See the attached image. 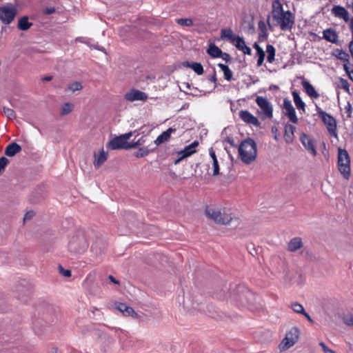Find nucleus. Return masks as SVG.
<instances>
[{
	"instance_id": "nucleus-1",
	"label": "nucleus",
	"mask_w": 353,
	"mask_h": 353,
	"mask_svg": "<svg viewBox=\"0 0 353 353\" xmlns=\"http://www.w3.org/2000/svg\"><path fill=\"white\" fill-rule=\"evenodd\" d=\"M256 152V144L251 138L243 140L239 145V153L241 159L246 164H250L255 160Z\"/></svg>"
},
{
	"instance_id": "nucleus-2",
	"label": "nucleus",
	"mask_w": 353,
	"mask_h": 353,
	"mask_svg": "<svg viewBox=\"0 0 353 353\" xmlns=\"http://www.w3.org/2000/svg\"><path fill=\"white\" fill-rule=\"evenodd\" d=\"M205 212L208 217L217 223L230 225L233 221L237 222V219L231 214L225 212V210L221 212L219 208L214 206H207Z\"/></svg>"
},
{
	"instance_id": "nucleus-3",
	"label": "nucleus",
	"mask_w": 353,
	"mask_h": 353,
	"mask_svg": "<svg viewBox=\"0 0 353 353\" xmlns=\"http://www.w3.org/2000/svg\"><path fill=\"white\" fill-rule=\"evenodd\" d=\"M339 170L345 179L350 176V160L346 150L339 148L338 151Z\"/></svg>"
},
{
	"instance_id": "nucleus-4",
	"label": "nucleus",
	"mask_w": 353,
	"mask_h": 353,
	"mask_svg": "<svg viewBox=\"0 0 353 353\" xmlns=\"http://www.w3.org/2000/svg\"><path fill=\"white\" fill-rule=\"evenodd\" d=\"M88 247V243L83 235H77L72 238L68 243V250L74 254L83 253Z\"/></svg>"
},
{
	"instance_id": "nucleus-5",
	"label": "nucleus",
	"mask_w": 353,
	"mask_h": 353,
	"mask_svg": "<svg viewBox=\"0 0 353 353\" xmlns=\"http://www.w3.org/2000/svg\"><path fill=\"white\" fill-rule=\"evenodd\" d=\"M294 15L290 10H287L285 13L279 15L278 18L274 20L280 26V28L283 30H291L294 25Z\"/></svg>"
},
{
	"instance_id": "nucleus-6",
	"label": "nucleus",
	"mask_w": 353,
	"mask_h": 353,
	"mask_svg": "<svg viewBox=\"0 0 353 353\" xmlns=\"http://www.w3.org/2000/svg\"><path fill=\"white\" fill-rule=\"evenodd\" d=\"M318 114L326 125L329 134L332 137H336V121L334 117L322 110H318Z\"/></svg>"
},
{
	"instance_id": "nucleus-7",
	"label": "nucleus",
	"mask_w": 353,
	"mask_h": 353,
	"mask_svg": "<svg viewBox=\"0 0 353 353\" xmlns=\"http://www.w3.org/2000/svg\"><path fill=\"white\" fill-rule=\"evenodd\" d=\"M17 14V9L13 6L0 7V20L5 25L10 24Z\"/></svg>"
},
{
	"instance_id": "nucleus-8",
	"label": "nucleus",
	"mask_w": 353,
	"mask_h": 353,
	"mask_svg": "<svg viewBox=\"0 0 353 353\" xmlns=\"http://www.w3.org/2000/svg\"><path fill=\"white\" fill-rule=\"evenodd\" d=\"M255 101L265 117L272 119L273 117V106L272 103L265 97L261 96L256 97Z\"/></svg>"
},
{
	"instance_id": "nucleus-9",
	"label": "nucleus",
	"mask_w": 353,
	"mask_h": 353,
	"mask_svg": "<svg viewBox=\"0 0 353 353\" xmlns=\"http://www.w3.org/2000/svg\"><path fill=\"white\" fill-rule=\"evenodd\" d=\"M283 108L285 110V114L289 119L290 121L293 123H296L298 122V118L296 114V111L289 99L285 98L283 99Z\"/></svg>"
},
{
	"instance_id": "nucleus-10",
	"label": "nucleus",
	"mask_w": 353,
	"mask_h": 353,
	"mask_svg": "<svg viewBox=\"0 0 353 353\" xmlns=\"http://www.w3.org/2000/svg\"><path fill=\"white\" fill-rule=\"evenodd\" d=\"M148 98V94L145 92L137 89H132L125 94V99L130 102L136 101H145Z\"/></svg>"
},
{
	"instance_id": "nucleus-11",
	"label": "nucleus",
	"mask_w": 353,
	"mask_h": 353,
	"mask_svg": "<svg viewBox=\"0 0 353 353\" xmlns=\"http://www.w3.org/2000/svg\"><path fill=\"white\" fill-rule=\"evenodd\" d=\"M239 117L242 121L248 124L253 125L257 128L261 125V123L259 119L248 110H241L239 112Z\"/></svg>"
},
{
	"instance_id": "nucleus-12",
	"label": "nucleus",
	"mask_w": 353,
	"mask_h": 353,
	"mask_svg": "<svg viewBox=\"0 0 353 353\" xmlns=\"http://www.w3.org/2000/svg\"><path fill=\"white\" fill-rule=\"evenodd\" d=\"M300 140L305 148L309 151L313 157H315L317 154L314 141L310 137V136L305 133H302Z\"/></svg>"
},
{
	"instance_id": "nucleus-13",
	"label": "nucleus",
	"mask_w": 353,
	"mask_h": 353,
	"mask_svg": "<svg viewBox=\"0 0 353 353\" xmlns=\"http://www.w3.org/2000/svg\"><path fill=\"white\" fill-rule=\"evenodd\" d=\"M128 143H125L121 137L118 136L112 139L106 145L107 148L112 150L125 149L128 150Z\"/></svg>"
},
{
	"instance_id": "nucleus-14",
	"label": "nucleus",
	"mask_w": 353,
	"mask_h": 353,
	"mask_svg": "<svg viewBox=\"0 0 353 353\" xmlns=\"http://www.w3.org/2000/svg\"><path fill=\"white\" fill-rule=\"evenodd\" d=\"M174 132H176L175 128H169L157 137V138L154 141V144L159 145L164 142L168 141L171 137V134Z\"/></svg>"
},
{
	"instance_id": "nucleus-15",
	"label": "nucleus",
	"mask_w": 353,
	"mask_h": 353,
	"mask_svg": "<svg viewBox=\"0 0 353 353\" xmlns=\"http://www.w3.org/2000/svg\"><path fill=\"white\" fill-rule=\"evenodd\" d=\"M332 12L335 17L343 19L345 22L350 20L348 11L341 6H334L332 9Z\"/></svg>"
},
{
	"instance_id": "nucleus-16",
	"label": "nucleus",
	"mask_w": 353,
	"mask_h": 353,
	"mask_svg": "<svg viewBox=\"0 0 353 353\" xmlns=\"http://www.w3.org/2000/svg\"><path fill=\"white\" fill-rule=\"evenodd\" d=\"M17 299L23 303H27L31 294V288L28 287L19 286L17 288Z\"/></svg>"
},
{
	"instance_id": "nucleus-17",
	"label": "nucleus",
	"mask_w": 353,
	"mask_h": 353,
	"mask_svg": "<svg viewBox=\"0 0 353 353\" xmlns=\"http://www.w3.org/2000/svg\"><path fill=\"white\" fill-rule=\"evenodd\" d=\"M323 38L332 43H337L339 41L338 34L336 31L332 28L323 31Z\"/></svg>"
},
{
	"instance_id": "nucleus-18",
	"label": "nucleus",
	"mask_w": 353,
	"mask_h": 353,
	"mask_svg": "<svg viewBox=\"0 0 353 353\" xmlns=\"http://www.w3.org/2000/svg\"><path fill=\"white\" fill-rule=\"evenodd\" d=\"M303 88L306 94L313 99H318L319 94L316 92L314 87L306 79H303L302 81Z\"/></svg>"
},
{
	"instance_id": "nucleus-19",
	"label": "nucleus",
	"mask_w": 353,
	"mask_h": 353,
	"mask_svg": "<svg viewBox=\"0 0 353 353\" xmlns=\"http://www.w3.org/2000/svg\"><path fill=\"white\" fill-rule=\"evenodd\" d=\"M296 128L290 123H286L284 127V139L287 143H291L294 137Z\"/></svg>"
},
{
	"instance_id": "nucleus-20",
	"label": "nucleus",
	"mask_w": 353,
	"mask_h": 353,
	"mask_svg": "<svg viewBox=\"0 0 353 353\" xmlns=\"http://www.w3.org/2000/svg\"><path fill=\"white\" fill-rule=\"evenodd\" d=\"M272 16L273 19L278 18V17L285 11L283 10V5L279 0H274L272 4Z\"/></svg>"
},
{
	"instance_id": "nucleus-21",
	"label": "nucleus",
	"mask_w": 353,
	"mask_h": 353,
	"mask_svg": "<svg viewBox=\"0 0 353 353\" xmlns=\"http://www.w3.org/2000/svg\"><path fill=\"white\" fill-rule=\"evenodd\" d=\"M182 65L184 67L192 69L198 75H201L204 72L202 64L199 62H190L188 61H185L182 63Z\"/></svg>"
},
{
	"instance_id": "nucleus-22",
	"label": "nucleus",
	"mask_w": 353,
	"mask_h": 353,
	"mask_svg": "<svg viewBox=\"0 0 353 353\" xmlns=\"http://www.w3.org/2000/svg\"><path fill=\"white\" fill-rule=\"evenodd\" d=\"M21 150V145L15 142H12L6 148L5 154L6 156L12 157L19 153Z\"/></svg>"
},
{
	"instance_id": "nucleus-23",
	"label": "nucleus",
	"mask_w": 353,
	"mask_h": 353,
	"mask_svg": "<svg viewBox=\"0 0 353 353\" xmlns=\"http://www.w3.org/2000/svg\"><path fill=\"white\" fill-rule=\"evenodd\" d=\"M258 28H259V42H263L265 41L268 39V33L267 31L266 24L265 23L260 20L258 23Z\"/></svg>"
},
{
	"instance_id": "nucleus-24",
	"label": "nucleus",
	"mask_w": 353,
	"mask_h": 353,
	"mask_svg": "<svg viewBox=\"0 0 353 353\" xmlns=\"http://www.w3.org/2000/svg\"><path fill=\"white\" fill-rule=\"evenodd\" d=\"M32 23L29 22L28 16H23L18 20L17 28L22 31H26L32 26Z\"/></svg>"
},
{
	"instance_id": "nucleus-25",
	"label": "nucleus",
	"mask_w": 353,
	"mask_h": 353,
	"mask_svg": "<svg viewBox=\"0 0 353 353\" xmlns=\"http://www.w3.org/2000/svg\"><path fill=\"white\" fill-rule=\"evenodd\" d=\"M292 94L296 108L298 110H302L303 112H305V103L304 101H303L301 97L299 95V93L296 90H294L292 92Z\"/></svg>"
},
{
	"instance_id": "nucleus-26",
	"label": "nucleus",
	"mask_w": 353,
	"mask_h": 353,
	"mask_svg": "<svg viewBox=\"0 0 353 353\" xmlns=\"http://www.w3.org/2000/svg\"><path fill=\"white\" fill-rule=\"evenodd\" d=\"M94 157V165L96 168H99L107 160L108 153L102 149L98 154L95 153Z\"/></svg>"
},
{
	"instance_id": "nucleus-27",
	"label": "nucleus",
	"mask_w": 353,
	"mask_h": 353,
	"mask_svg": "<svg viewBox=\"0 0 353 353\" xmlns=\"http://www.w3.org/2000/svg\"><path fill=\"white\" fill-rule=\"evenodd\" d=\"M303 246V242L301 238L294 237L288 243V248L290 252H296Z\"/></svg>"
},
{
	"instance_id": "nucleus-28",
	"label": "nucleus",
	"mask_w": 353,
	"mask_h": 353,
	"mask_svg": "<svg viewBox=\"0 0 353 353\" xmlns=\"http://www.w3.org/2000/svg\"><path fill=\"white\" fill-rule=\"evenodd\" d=\"M209 154L212 160L213 175L216 176L219 174V165L216 156V153L212 148L209 149Z\"/></svg>"
},
{
	"instance_id": "nucleus-29",
	"label": "nucleus",
	"mask_w": 353,
	"mask_h": 353,
	"mask_svg": "<svg viewBox=\"0 0 353 353\" xmlns=\"http://www.w3.org/2000/svg\"><path fill=\"white\" fill-rule=\"evenodd\" d=\"M207 52L212 58H219L222 55V50L214 43L210 44Z\"/></svg>"
},
{
	"instance_id": "nucleus-30",
	"label": "nucleus",
	"mask_w": 353,
	"mask_h": 353,
	"mask_svg": "<svg viewBox=\"0 0 353 353\" xmlns=\"http://www.w3.org/2000/svg\"><path fill=\"white\" fill-rule=\"evenodd\" d=\"M183 307L186 309H193L197 310H203V307L200 304L196 301H193L192 303L190 300V298L186 297L183 299Z\"/></svg>"
},
{
	"instance_id": "nucleus-31",
	"label": "nucleus",
	"mask_w": 353,
	"mask_h": 353,
	"mask_svg": "<svg viewBox=\"0 0 353 353\" xmlns=\"http://www.w3.org/2000/svg\"><path fill=\"white\" fill-rule=\"evenodd\" d=\"M218 66L223 71L224 79L228 81H230L232 79L233 72L228 65L223 63H219Z\"/></svg>"
},
{
	"instance_id": "nucleus-32",
	"label": "nucleus",
	"mask_w": 353,
	"mask_h": 353,
	"mask_svg": "<svg viewBox=\"0 0 353 353\" xmlns=\"http://www.w3.org/2000/svg\"><path fill=\"white\" fill-rule=\"evenodd\" d=\"M154 152V149H149V146L141 147L134 153V156L137 158H142Z\"/></svg>"
},
{
	"instance_id": "nucleus-33",
	"label": "nucleus",
	"mask_w": 353,
	"mask_h": 353,
	"mask_svg": "<svg viewBox=\"0 0 353 353\" xmlns=\"http://www.w3.org/2000/svg\"><path fill=\"white\" fill-rule=\"evenodd\" d=\"M236 37L230 28L222 29L221 30V37L222 39H228L231 43L236 39Z\"/></svg>"
},
{
	"instance_id": "nucleus-34",
	"label": "nucleus",
	"mask_w": 353,
	"mask_h": 353,
	"mask_svg": "<svg viewBox=\"0 0 353 353\" xmlns=\"http://www.w3.org/2000/svg\"><path fill=\"white\" fill-rule=\"evenodd\" d=\"M275 48L271 45L268 44L266 46V52L268 54L267 56V61L269 63H272L274 61V57H275Z\"/></svg>"
},
{
	"instance_id": "nucleus-35",
	"label": "nucleus",
	"mask_w": 353,
	"mask_h": 353,
	"mask_svg": "<svg viewBox=\"0 0 353 353\" xmlns=\"http://www.w3.org/2000/svg\"><path fill=\"white\" fill-rule=\"evenodd\" d=\"M295 343L296 342L294 341V339H290L285 336L280 344V349L282 350H285L294 345Z\"/></svg>"
},
{
	"instance_id": "nucleus-36",
	"label": "nucleus",
	"mask_w": 353,
	"mask_h": 353,
	"mask_svg": "<svg viewBox=\"0 0 353 353\" xmlns=\"http://www.w3.org/2000/svg\"><path fill=\"white\" fill-rule=\"evenodd\" d=\"M334 55L339 60L343 61H348L349 60V54L343 50L337 49L335 51Z\"/></svg>"
},
{
	"instance_id": "nucleus-37",
	"label": "nucleus",
	"mask_w": 353,
	"mask_h": 353,
	"mask_svg": "<svg viewBox=\"0 0 353 353\" xmlns=\"http://www.w3.org/2000/svg\"><path fill=\"white\" fill-rule=\"evenodd\" d=\"M232 43L239 50H241L246 45L243 38L239 36H236Z\"/></svg>"
},
{
	"instance_id": "nucleus-38",
	"label": "nucleus",
	"mask_w": 353,
	"mask_h": 353,
	"mask_svg": "<svg viewBox=\"0 0 353 353\" xmlns=\"http://www.w3.org/2000/svg\"><path fill=\"white\" fill-rule=\"evenodd\" d=\"M72 108H73V105L72 103H63L61 107V109L60 115L65 116L66 114H68L69 113H70L72 111Z\"/></svg>"
},
{
	"instance_id": "nucleus-39",
	"label": "nucleus",
	"mask_w": 353,
	"mask_h": 353,
	"mask_svg": "<svg viewBox=\"0 0 353 353\" xmlns=\"http://www.w3.org/2000/svg\"><path fill=\"white\" fill-rule=\"evenodd\" d=\"M145 142V140L144 137H141L136 141H132V142L128 143V145H126V146L128 147V150L131 149V148H135L139 145L144 144Z\"/></svg>"
},
{
	"instance_id": "nucleus-40",
	"label": "nucleus",
	"mask_w": 353,
	"mask_h": 353,
	"mask_svg": "<svg viewBox=\"0 0 353 353\" xmlns=\"http://www.w3.org/2000/svg\"><path fill=\"white\" fill-rule=\"evenodd\" d=\"M195 152H196V150H193V149L190 148V147L189 145H187L184 148L183 150L179 151L178 153H179V154H181L183 156V157L186 158V157L191 156L192 154H193Z\"/></svg>"
},
{
	"instance_id": "nucleus-41",
	"label": "nucleus",
	"mask_w": 353,
	"mask_h": 353,
	"mask_svg": "<svg viewBox=\"0 0 353 353\" xmlns=\"http://www.w3.org/2000/svg\"><path fill=\"white\" fill-rule=\"evenodd\" d=\"M299 331L296 327H292L291 330L286 334V336L290 338V339H294L296 342L299 338Z\"/></svg>"
},
{
	"instance_id": "nucleus-42",
	"label": "nucleus",
	"mask_w": 353,
	"mask_h": 353,
	"mask_svg": "<svg viewBox=\"0 0 353 353\" xmlns=\"http://www.w3.org/2000/svg\"><path fill=\"white\" fill-rule=\"evenodd\" d=\"M68 90L72 91V92H74L75 91H79L82 90L83 86L81 82L79 81H74L69 84L68 85Z\"/></svg>"
},
{
	"instance_id": "nucleus-43",
	"label": "nucleus",
	"mask_w": 353,
	"mask_h": 353,
	"mask_svg": "<svg viewBox=\"0 0 353 353\" xmlns=\"http://www.w3.org/2000/svg\"><path fill=\"white\" fill-rule=\"evenodd\" d=\"M3 113L8 119H14L17 117L15 112L10 108L3 107Z\"/></svg>"
},
{
	"instance_id": "nucleus-44",
	"label": "nucleus",
	"mask_w": 353,
	"mask_h": 353,
	"mask_svg": "<svg viewBox=\"0 0 353 353\" xmlns=\"http://www.w3.org/2000/svg\"><path fill=\"white\" fill-rule=\"evenodd\" d=\"M291 307L293 310V311L298 314H303L305 312V310L303 307V305L297 302L293 303L291 305Z\"/></svg>"
},
{
	"instance_id": "nucleus-45",
	"label": "nucleus",
	"mask_w": 353,
	"mask_h": 353,
	"mask_svg": "<svg viewBox=\"0 0 353 353\" xmlns=\"http://www.w3.org/2000/svg\"><path fill=\"white\" fill-rule=\"evenodd\" d=\"M176 23L181 26H191L193 24V21L190 18H181L176 19Z\"/></svg>"
},
{
	"instance_id": "nucleus-46",
	"label": "nucleus",
	"mask_w": 353,
	"mask_h": 353,
	"mask_svg": "<svg viewBox=\"0 0 353 353\" xmlns=\"http://www.w3.org/2000/svg\"><path fill=\"white\" fill-rule=\"evenodd\" d=\"M343 68L345 72L348 74L349 78L353 81V65L350 67L347 64L345 63Z\"/></svg>"
},
{
	"instance_id": "nucleus-47",
	"label": "nucleus",
	"mask_w": 353,
	"mask_h": 353,
	"mask_svg": "<svg viewBox=\"0 0 353 353\" xmlns=\"http://www.w3.org/2000/svg\"><path fill=\"white\" fill-rule=\"evenodd\" d=\"M256 56L258 57L257 59V65L261 66L264 61L265 58V52L263 50H261V52H256Z\"/></svg>"
},
{
	"instance_id": "nucleus-48",
	"label": "nucleus",
	"mask_w": 353,
	"mask_h": 353,
	"mask_svg": "<svg viewBox=\"0 0 353 353\" xmlns=\"http://www.w3.org/2000/svg\"><path fill=\"white\" fill-rule=\"evenodd\" d=\"M8 163H9V160L6 157H1L0 158V174L1 173L2 171H3L5 170L6 167Z\"/></svg>"
},
{
	"instance_id": "nucleus-49",
	"label": "nucleus",
	"mask_w": 353,
	"mask_h": 353,
	"mask_svg": "<svg viewBox=\"0 0 353 353\" xmlns=\"http://www.w3.org/2000/svg\"><path fill=\"white\" fill-rule=\"evenodd\" d=\"M341 88L343 89L346 92L350 93V84L346 79H341Z\"/></svg>"
},
{
	"instance_id": "nucleus-50",
	"label": "nucleus",
	"mask_w": 353,
	"mask_h": 353,
	"mask_svg": "<svg viewBox=\"0 0 353 353\" xmlns=\"http://www.w3.org/2000/svg\"><path fill=\"white\" fill-rule=\"evenodd\" d=\"M59 272L65 277H70L71 276V271L68 269H64L61 265H59Z\"/></svg>"
},
{
	"instance_id": "nucleus-51",
	"label": "nucleus",
	"mask_w": 353,
	"mask_h": 353,
	"mask_svg": "<svg viewBox=\"0 0 353 353\" xmlns=\"http://www.w3.org/2000/svg\"><path fill=\"white\" fill-rule=\"evenodd\" d=\"M343 322L347 325H353V314H347L343 317Z\"/></svg>"
},
{
	"instance_id": "nucleus-52",
	"label": "nucleus",
	"mask_w": 353,
	"mask_h": 353,
	"mask_svg": "<svg viewBox=\"0 0 353 353\" xmlns=\"http://www.w3.org/2000/svg\"><path fill=\"white\" fill-rule=\"evenodd\" d=\"M123 314L126 316H132V317H134L135 315H137V314L135 313L133 308L130 306H127V308H126V310H124V313Z\"/></svg>"
},
{
	"instance_id": "nucleus-53",
	"label": "nucleus",
	"mask_w": 353,
	"mask_h": 353,
	"mask_svg": "<svg viewBox=\"0 0 353 353\" xmlns=\"http://www.w3.org/2000/svg\"><path fill=\"white\" fill-rule=\"evenodd\" d=\"M127 305L123 303H116L115 307L117 310H119L122 314L124 313V310L127 308Z\"/></svg>"
},
{
	"instance_id": "nucleus-54",
	"label": "nucleus",
	"mask_w": 353,
	"mask_h": 353,
	"mask_svg": "<svg viewBox=\"0 0 353 353\" xmlns=\"http://www.w3.org/2000/svg\"><path fill=\"white\" fill-rule=\"evenodd\" d=\"M319 345L322 347L324 353H336L334 350L328 348L323 342L319 343Z\"/></svg>"
},
{
	"instance_id": "nucleus-55",
	"label": "nucleus",
	"mask_w": 353,
	"mask_h": 353,
	"mask_svg": "<svg viewBox=\"0 0 353 353\" xmlns=\"http://www.w3.org/2000/svg\"><path fill=\"white\" fill-rule=\"evenodd\" d=\"M232 290H233L234 294H239L243 293L244 291H245L246 288L243 285L239 284L236 286V292H235L234 290H233V289H232Z\"/></svg>"
},
{
	"instance_id": "nucleus-56",
	"label": "nucleus",
	"mask_w": 353,
	"mask_h": 353,
	"mask_svg": "<svg viewBox=\"0 0 353 353\" xmlns=\"http://www.w3.org/2000/svg\"><path fill=\"white\" fill-rule=\"evenodd\" d=\"M34 214L35 213L32 210L27 212L24 215L23 221H26L31 219L34 216Z\"/></svg>"
},
{
	"instance_id": "nucleus-57",
	"label": "nucleus",
	"mask_w": 353,
	"mask_h": 353,
	"mask_svg": "<svg viewBox=\"0 0 353 353\" xmlns=\"http://www.w3.org/2000/svg\"><path fill=\"white\" fill-rule=\"evenodd\" d=\"M125 143H128V140L132 136V132H130L123 134L119 135Z\"/></svg>"
},
{
	"instance_id": "nucleus-58",
	"label": "nucleus",
	"mask_w": 353,
	"mask_h": 353,
	"mask_svg": "<svg viewBox=\"0 0 353 353\" xmlns=\"http://www.w3.org/2000/svg\"><path fill=\"white\" fill-rule=\"evenodd\" d=\"M56 9L54 7H49L46 8L43 10V13L45 14H51L55 12Z\"/></svg>"
},
{
	"instance_id": "nucleus-59",
	"label": "nucleus",
	"mask_w": 353,
	"mask_h": 353,
	"mask_svg": "<svg viewBox=\"0 0 353 353\" xmlns=\"http://www.w3.org/2000/svg\"><path fill=\"white\" fill-rule=\"evenodd\" d=\"M245 54L250 55L252 54V50L250 47L245 45L241 50Z\"/></svg>"
},
{
	"instance_id": "nucleus-60",
	"label": "nucleus",
	"mask_w": 353,
	"mask_h": 353,
	"mask_svg": "<svg viewBox=\"0 0 353 353\" xmlns=\"http://www.w3.org/2000/svg\"><path fill=\"white\" fill-rule=\"evenodd\" d=\"M223 60H224L225 62H229L231 59L230 55L227 52H223L221 57Z\"/></svg>"
},
{
	"instance_id": "nucleus-61",
	"label": "nucleus",
	"mask_w": 353,
	"mask_h": 353,
	"mask_svg": "<svg viewBox=\"0 0 353 353\" xmlns=\"http://www.w3.org/2000/svg\"><path fill=\"white\" fill-rule=\"evenodd\" d=\"M209 80L213 83H214L215 84V87L217 86L218 83H217V79H216V71L214 69V72H213V75L209 79Z\"/></svg>"
},
{
	"instance_id": "nucleus-62",
	"label": "nucleus",
	"mask_w": 353,
	"mask_h": 353,
	"mask_svg": "<svg viewBox=\"0 0 353 353\" xmlns=\"http://www.w3.org/2000/svg\"><path fill=\"white\" fill-rule=\"evenodd\" d=\"M254 23L252 22H250L249 24H248V32L250 33H253L254 32Z\"/></svg>"
},
{
	"instance_id": "nucleus-63",
	"label": "nucleus",
	"mask_w": 353,
	"mask_h": 353,
	"mask_svg": "<svg viewBox=\"0 0 353 353\" xmlns=\"http://www.w3.org/2000/svg\"><path fill=\"white\" fill-rule=\"evenodd\" d=\"M190 148L193 150H196V148L199 145V141H194L192 143L188 145Z\"/></svg>"
},
{
	"instance_id": "nucleus-64",
	"label": "nucleus",
	"mask_w": 353,
	"mask_h": 353,
	"mask_svg": "<svg viewBox=\"0 0 353 353\" xmlns=\"http://www.w3.org/2000/svg\"><path fill=\"white\" fill-rule=\"evenodd\" d=\"M350 29L352 33V39H353V17L350 20Z\"/></svg>"
}]
</instances>
